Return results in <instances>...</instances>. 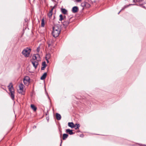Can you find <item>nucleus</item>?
Instances as JSON below:
<instances>
[{
	"label": "nucleus",
	"instance_id": "obj_1",
	"mask_svg": "<svg viewBox=\"0 0 146 146\" xmlns=\"http://www.w3.org/2000/svg\"><path fill=\"white\" fill-rule=\"evenodd\" d=\"M60 27L58 25H54L53 27V31L52 32V35L54 37L58 36L60 32Z\"/></svg>",
	"mask_w": 146,
	"mask_h": 146
},
{
	"label": "nucleus",
	"instance_id": "obj_2",
	"mask_svg": "<svg viewBox=\"0 0 146 146\" xmlns=\"http://www.w3.org/2000/svg\"><path fill=\"white\" fill-rule=\"evenodd\" d=\"M9 90L10 92V95L11 99L13 100H14V90L13 87V85L11 83H10L9 85L8 86Z\"/></svg>",
	"mask_w": 146,
	"mask_h": 146
},
{
	"label": "nucleus",
	"instance_id": "obj_3",
	"mask_svg": "<svg viewBox=\"0 0 146 146\" xmlns=\"http://www.w3.org/2000/svg\"><path fill=\"white\" fill-rule=\"evenodd\" d=\"M31 51L30 49L27 48L24 49L22 51V53L25 57H28L29 56Z\"/></svg>",
	"mask_w": 146,
	"mask_h": 146
},
{
	"label": "nucleus",
	"instance_id": "obj_4",
	"mask_svg": "<svg viewBox=\"0 0 146 146\" xmlns=\"http://www.w3.org/2000/svg\"><path fill=\"white\" fill-rule=\"evenodd\" d=\"M41 58L40 56L38 53L36 54H33L32 56V59L31 60L35 61L36 60L37 61H40Z\"/></svg>",
	"mask_w": 146,
	"mask_h": 146
},
{
	"label": "nucleus",
	"instance_id": "obj_5",
	"mask_svg": "<svg viewBox=\"0 0 146 146\" xmlns=\"http://www.w3.org/2000/svg\"><path fill=\"white\" fill-rule=\"evenodd\" d=\"M24 87V86L22 83H21L19 85V89L18 90V92L19 93L23 95L24 94V92L23 90Z\"/></svg>",
	"mask_w": 146,
	"mask_h": 146
},
{
	"label": "nucleus",
	"instance_id": "obj_6",
	"mask_svg": "<svg viewBox=\"0 0 146 146\" xmlns=\"http://www.w3.org/2000/svg\"><path fill=\"white\" fill-rule=\"evenodd\" d=\"M30 78L28 76H26L23 79V82L24 84L28 86L30 82Z\"/></svg>",
	"mask_w": 146,
	"mask_h": 146
},
{
	"label": "nucleus",
	"instance_id": "obj_7",
	"mask_svg": "<svg viewBox=\"0 0 146 146\" xmlns=\"http://www.w3.org/2000/svg\"><path fill=\"white\" fill-rule=\"evenodd\" d=\"M70 19H67L66 18H65L64 20V21L63 22V24L65 28H66L69 25L70 22Z\"/></svg>",
	"mask_w": 146,
	"mask_h": 146
},
{
	"label": "nucleus",
	"instance_id": "obj_8",
	"mask_svg": "<svg viewBox=\"0 0 146 146\" xmlns=\"http://www.w3.org/2000/svg\"><path fill=\"white\" fill-rule=\"evenodd\" d=\"M31 62H32L33 66L36 69L38 65V62L37 61H35L33 60H31Z\"/></svg>",
	"mask_w": 146,
	"mask_h": 146
},
{
	"label": "nucleus",
	"instance_id": "obj_9",
	"mask_svg": "<svg viewBox=\"0 0 146 146\" xmlns=\"http://www.w3.org/2000/svg\"><path fill=\"white\" fill-rule=\"evenodd\" d=\"M78 11V8L76 6L73 7L72 9V11L74 13L77 12Z\"/></svg>",
	"mask_w": 146,
	"mask_h": 146
},
{
	"label": "nucleus",
	"instance_id": "obj_10",
	"mask_svg": "<svg viewBox=\"0 0 146 146\" xmlns=\"http://www.w3.org/2000/svg\"><path fill=\"white\" fill-rule=\"evenodd\" d=\"M66 132L67 133H68L70 135H72L74 134L72 132V130H70L69 129H68L66 130Z\"/></svg>",
	"mask_w": 146,
	"mask_h": 146
},
{
	"label": "nucleus",
	"instance_id": "obj_11",
	"mask_svg": "<svg viewBox=\"0 0 146 146\" xmlns=\"http://www.w3.org/2000/svg\"><path fill=\"white\" fill-rule=\"evenodd\" d=\"M53 8L50 11L48 14V16L49 18H51L52 15Z\"/></svg>",
	"mask_w": 146,
	"mask_h": 146
},
{
	"label": "nucleus",
	"instance_id": "obj_12",
	"mask_svg": "<svg viewBox=\"0 0 146 146\" xmlns=\"http://www.w3.org/2000/svg\"><path fill=\"white\" fill-rule=\"evenodd\" d=\"M56 117L57 119L58 120H60L61 119V116L60 114L59 113H56Z\"/></svg>",
	"mask_w": 146,
	"mask_h": 146
},
{
	"label": "nucleus",
	"instance_id": "obj_13",
	"mask_svg": "<svg viewBox=\"0 0 146 146\" xmlns=\"http://www.w3.org/2000/svg\"><path fill=\"white\" fill-rule=\"evenodd\" d=\"M47 75V73H44L42 76L41 77L40 79L42 80H43L45 79Z\"/></svg>",
	"mask_w": 146,
	"mask_h": 146
},
{
	"label": "nucleus",
	"instance_id": "obj_14",
	"mask_svg": "<svg viewBox=\"0 0 146 146\" xmlns=\"http://www.w3.org/2000/svg\"><path fill=\"white\" fill-rule=\"evenodd\" d=\"M68 135L66 134H64L63 135L62 139L63 140H65L68 137Z\"/></svg>",
	"mask_w": 146,
	"mask_h": 146
},
{
	"label": "nucleus",
	"instance_id": "obj_15",
	"mask_svg": "<svg viewBox=\"0 0 146 146\" xmlns=\"http://www.w3.org/2000/svg\"><path fill=\"white\" fill-rule=\"evenodd\" d=\"M61 11L62 13L64 14H66L67 13V10L65 9H62Z\"/></svg>",
	"mask_w": 146,
	"mask_h": 146
},
{
	"label": "nucleus",
	"instance_id": "obj_16",
	"mask_svg": "<svg viewBox=\"0 0 146 146\" xmlns=\"http://www.w3.org/2000/svg\"><path fill=\"white\" fill-rule=\"evenodd\" d=\"M59 17L60 18L59 20L60 21H61L63 19L64 20L66 18V17L65 16H64V17H63L62 15H60L59 16Z\"/></svg>",
	"mask_w": 146,
	"mask_h": 146
},
{
	"label": "nucleus",
	"instance_id": "obj_17",
	"mask_svg": "<svg viewBox=\"0 0 146 146\" xmlns=\"http://www.w3.org/2000/svg\"><path fill=\"white\" fill-rule=\"evenodd\" d=\"M31 108L34 111H35L36 110V108L33 104L31 105Z\"/></svg>",
	"mask_w": 146,
	"mask_h": 146
},
{
	"label": "nucleus",
	"instance_id": "obj_18",
	"mask_svg": "<svg viewBox=\"0 0 146 146\" xmlns=\"http://www.w3.org/2000/svg\"><path fill=\"white\" fill-rule=\"evenodd\" d=\"M74 125V124L73 122H69L68 123V126L72 128H73Z\"/></svg>",
	"mask_w": 146,
	"mask_h": 146
},
{
	"label": "nucleus",
	"instance_id": "obj_19",
	"mask_svg": "<svg viewBox=\"0 0 146 146\" xmlns=\"http://www.w3.org/2000/svg\"><path fill=\"white\" fill-rule=\"evenodd\" d=\"M80 126V125L79 124H76L75 125H74L73 128H75V129H77Z\"/></svg>",
	"mask_w": 146,
	"mask_h": 146
},
{
	"label": "nucleus",
	"instance_id": "obj_20",
	"mask_svg": "<svg viewBox=\"0 0 146 146\" xmlns=\"http://www.w3.org/2000/svg\"><path fill=\"white\" fill-rule=\"evenodd\" d=\"M41 26L42 27H44V20L43 19L41 20Z\"/></svg>",
	"mask_w": 146,
	"mask_h": 146
},
{
	"label": "nucleus",
	"instance_id": "obj_21",
	"mask_svg": "<svg viewBox=\"0 0 146 146\" xmlns=\"http://www.w3.org/2000/svg\"><path fill=\"white\" fill-rule=\"evenodd\" d=\"M86 2H84L81 3V6L83 7H85V6L86 5Z\"/></svg>",
	"mask_w": 146,
	"mask_h": 146
},
{
	"label": "nucleus",
	"instance_id": "obj_22",
	"mask_svg": "<svg viewBox=\"0 0 146 146\" xmlns=\"http://www.w3.org/2000/svg\"><path fill=\"white\" fill-rule=\"evenodd\" d=\"M138 1L139 2H143L144 4L146 3V0H138Z\"/></svg>",
	"mask_w": 146,
	"mask_h": 146
},
{
	"label": "nucleus",
	"instance_id": "obj_23",
	"mask_svg": "<svg viewBox=\"0 0 146 146\" xmlns=\"http://www.w3.org/2000/svg\"><path fill=\"white\" fill-rule=\"evenodd\" d=\"M50 54H47L46 57V59H48L50 58Z\"/></svg>",
	"mask_w": 146,
	"mask_h": 146
},
{
	"label": "nucleus",
	"instance_id": "obj_24",
	"mask_svg": "<svg viewBox=\"0 0 146 146\" xmlns=\"http://www.w3.org/2000/svg\"><path fill=\"white\" fill-rule=\"evenodd\" d=\"M86 5L85 7L86 8H89L90 6V5L87 2L86 3Z\"/></svg>",
	"mask_w": 146,
	"mask_h": 146
},
{
	"label": "nucleus",
	"instance_id": "obj_25",
	"mask_svg": "<svg viewBox=\"0 0 146 146\" xmlns=\"http://www.w3.org/2000/svg\"><path fill=\"white\" fill-rule=\"evenodd\" d=\"M128 7V6H124V7L121 9V10L119 12H118V14H119V13H120V12H121V11L124 10L125 8H127Z\"/></svg>",
	"mask_w": 146,
	"mask_h": 146
},
{
	"label": "nucleus",
	"instance_id": "obj_26",
	"mask_svg": "<svg viewBox=\"0 0 146 146\" xmlns=\"http://www.w3.org/2000/svg\"><path fill=\"white\" fill-rule=\"evenodd\" d=\"M42 65L43 66H44L45 67L46 66V62H42Z\"/></svg>",
	"mask_w": 146,
	"mask_h": 146
},
{
	"label": "nucleus",
	"instance_id": "obj_27",
	"mask_svg": "<svg viewBox=\"0 0 146 146\" xmlns=\"http://www.w3.org/2000/svg\"><path fill=\"white\" fill-rule=\"evenodd\" d=\"M40 47H38L37 48V51L38 53L39 52V51H40Z\"/></svg>",
	"mask_w": 146,
	"mask_h": 146
},
{
	"label": "nucleus",
	"instance_id": "obj_28",
	"mask_svg": "<svg viewBox=\"0 0 146 146\" xmlns=\"http://www.w3.org/2000/svg\"><path fill=\"white\" fill-rule=\"evenodd\" d=\"M45 67H44V66H43L41 68V70H44V69L45 68Z\"/></svg>",
	"mask_w": 146,
	"mask_h": 146
},
{
	"label": "nucleus",
	"instance_id": "obj_29",
	"mask_svg": "<svg viewBox=\"0 0 146 146\" xmlns=\"http://www.w3.org/2000/svg\"><path fill=\"white\" fill-rule=\"evenodd\" d=\"M133 1L135 3L139 2L138 0H133Z\"/></svg>",
	"mask_w": 146,
	"mask_h": 146
},
{
	"label": "nucleus",
	"instance_id": "obj_30",
	"mask_svg": "<svg viewBox=\"0 0 146 146\" xmlns=\"http://www.w3.org/2000/svg\"><path fill=\"white\" fill-rule=\"evenodd\" d=\"M82 0H76V1L77 2H79L81 1Z\"/></svg>",
	"mask_w": 146,
	"mask_h": 146
},
{
	"label": "nucleus",
	"instance_id": "obj_31",
	"mask_svg": "<svg viewBox=\"0 0 146 146\" xmlns=\"http://www.w3.org/2000/svg\"><path fill=\"white\" fill-rule=\"evenodd\" d=\"M46 61H47V62H48V59H46Z\"/></svg>",
	"mask_w": 146,
	"mask_h": 146
},
{
	"label": "nucleus",
	"instance_id": "obj_32",
	"mask_svg": "<svg viewBox=\"0 0 146 146\" xmlns=\"http://www.w3.org/2000/svg\"><path fill=\"white\" fill-rule=\"evenodd\" d=\"M50 45V44H48V46L49 47Z\"/></svg>",
	"mask_w": 146,
	"mask_h": 146
},
{
	"label": "nucleus",
	"instance_id": "obj_33",
	"mask_svg": "<svg viewBox=\"0 0 146 146\" xmlns=\"http://www.w3.org/2000/svg\"><path fill=\"white\" fill-rule=\"evenodd\" d=\"M62 140H61V144L62 143Z\"/></svg>",
	"mask_w": 146,
	"mask_h": 146
},
{
	"label": "nucleus",
	"instance_id": "obj_34",
	"mask_svg": "<svg viewBox=\"0 0 146 146\" xmlns=\"http://www.w3.org/2000/svg\"><path fill=\"white\" fill-rule=\"evenodd\" d=\"M55 18V16H54V19Z\"/></svg>",
	"mask_w": 146,
	"mask_h": 146
},
{
	"label": "nucleus",
	"instance_id": "obj_35",
	"mask_svg": "<svg viewBox=\"0 0 146 146\" xmlns=\"http://www.w3.org/2000/svg\"><path fill=\"white\" fill-rule=\"evenodd\" d=\"M52 22H53V23H54V21H53Z\"/></svg>",
	"mask_w": 146,
	"mask_h": 146
}]
</instances>
